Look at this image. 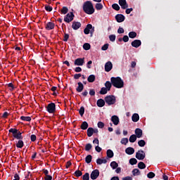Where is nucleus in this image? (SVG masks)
<instances>
[{"mask_svg":"<svg viewBox=\"0 0 180 180\" xmlns=\"http://www.w3.org/2000/svg\"><path fill=\"white\" fill-rule=\"evenodd\" d=\"M89 95H90L91 96H95V90L91 89V90L89 91Z\"/></svg>","mask_w":180,"mask_h":180,"instance_id":"61","label":"nucleus"},{"mask_svg":"<svg viewBox=\"0 0 180 180\" xmlns=\"http://www.w3.org/2000/svg\"><path fill=\"white\" fill-rule=\"evenodd\" d=\"M98 176H99V170L98 169L93 170L90 174L91 179L95 180L98 178Z\"/></svg>","mask_w":180,"mask_h":180,"instance_id":"9","label":"nucleus"},{"mask_svg":"<svg viewBox=\"0 0 180 180\" xmlns=\"http://www.w3.org/2000/svg\"><path fill=\"white\" fill-rule=\"evenodd\" d=\"M20 120H23L24 122H30L32 118L30 117L21 116Z\"/></svg>","mask_w":180,"mask_h":180,"instance_id":"38","label":"nucleus"},{"mask_svg":"<svg viewBox=\"0 0 180 180\" xmlns=\"http://www.w3.org/2000/svg\"><path fill=\"white\" fill-rule=\"evenodd\" d=\"M9 133H12L13 134V136H15V134H18V129H13V128H11L8 130Z\"/></svg>","mask_w":180,"mask_h":180,"instance_id":"47","label":"nucleus"},{"mask_svg":"<svg viewBox=\"0 0 180 180\" xmlns=\"http://www.w3.org/2000/svg\"><path fill=\"white\" fill-rule=\"evenodd\" d=\"M129 164L131 165H136V164H137V159H136V158H131L129 160Z\"/></svg>","mask_w":180,"mask_h":180,"instance_id":"40","label":"nucleus"},{"mask_svg":"<svg viewBox=\"0 0 180 180\" xmlns=\"http://www.w3.org/2000/svg\"><path fill=\"white\" fill-rule=\"evenodd\" d=\"M129 143V139L127 138H123L121 140V144H124V146H126Z\"/></svg>","mask_w":180,"mask_h":180,"instance_id":"44","label":"nucleus"},{"mask_svg":"<svg viewBox=\"0 0 180 180\" xmlns=\"http://www.w3.org/2000/svg\"><path fill=\"white\" fill-rule=\"evenodd\" d=\"M77 84L78 86L76 89L77 92H82L84 91V84L81 82H79Z\"/></svg>","mask_w":180,"mask_h":180,"instance_id":"18","label":"nucleus"},{"mask_svg":"<svg viewBox=\"0 0 180 180\" xmlns=\"http://www.w3.org/2000/svg\"><path fill=\"white\" fill-rule=\"evenodd\" d=\"M91 148H92V145L91 143L86 144V146H85V150L86 151H89V150H91Z\"/></svg>","mask_w":180,"mask_h":180,"instance_id":"48","label":"nucleus"},{"mask_svg":"<svg viewBox=\"0 0 180 180\" xmlns=\"http://www.w3.org/2000/svg\"><path fill=\"white\" fill-rule=\"evenodd\" d=\"M109 90L108 89H106L105 87H102L101 91H99V94L101 95H106V94H108V91Z\"/></svg>","mask_w":180,"mask_h":180,"instance_id":"26","label":"nucleus"},{"mask_svg":"<svg viewBox=\"0 0 180 180\" xmlns=\"http://www.w3.org/2000/svg\"><path fill=\"white\" fill-rule=\"evenodd\" d=\"M140 174H141V172L139 169H134L132 170V174L134 175V176H139V175H140Z\"/></svg>","mask_w":180,"mask_h":180,"instance_id":"27","label":"nucleus"},{"mask_svg":"<svg viewBox=\"0 0 180 180\" xmlns=\"http://www.w3.org/2000/svg\"><path fill=\"white\" fill-rule=\"evenodd\" d=\"M136 140H137V137H136V134H132L130 136V137H129L130 143H134L136 141Z\"/></svg>","mask_w":180,"mask_h":180,"instance_id":"31","label":"nucleus"},{"mask_svg":"<svg viewBox=\"0 0 180 180\" xmlns=\"http://www.w3.org/2000/svg\"><path fill=\"white\" fill-rule=\"evenodd\" d=\"M45 180H51L53 179V176H50V175H46L44 178Z\"/></svg>","mask_w":180,"mask_h":180,"instance_id":"63","label":"nucleus"},{"mask_svg":"<svg viewBox=\"0 0 180 180\" xmlns=\"http://www.w3.org/2000/svg\"><path fill=\"white\" fill-rule=\"evenodd\" d=\"M47 112H49V113H54V112H56V104L54 103L48 104Z\"/></svg>","mask_w":180,"mask_h":180,"instance_id":"6","label":"nucleus"},{"mask_svg":"<svg viewBox=\"0 0 180 180\" xmlns=\"http://www.w3.org/2000/svg\"><path fill=\"white\" fill-rule=\"evenodd\" d=\"M45 11H46L47 12H51V11H53V7H51L49 5H46L45 6Z\"/></svg>","mask_w":180,"mask_h":180,"instance_id":"52","label":"nucleus"},{"mask_svg":"<svg viewBox=\"0 0 180 180\" xmlns=\"http://www.w3.org/2000/svg\"><path fill=\"white\" fill-rule=\"evenodd\" d=\"M98 129H103L105 127V123L103 122H98L97 124Z\"/></svg>","mask_w":180,"mask_h":180,"instance_id":"50","label":"nucleus"},{"mask_svg":"<svg viewBox=\"0 0 180 180\" xmlns=\"http://www.w3.org/2000/svg\"><path fill=\"white\" fill-rule=\"evenodd\" d=\"M112 68H113V64L110 61H108L105 64V72H110V71H112Z\"/></svg>","mask_w":180,"mask_h":180,"instance_id":"8","label":"nucleus"},{"mask_svg":"<svg viewBox=\"0 0 180 180\" xmlns=\"http://www.w3.org/2000/svg\"><path fill=\"white\" fill-rule=\"evenodd\" d=\"M95 150L97 153H101V151H102V148L99 147V145H97L95 147Z\"/></svg>","mask_w":180,"mask_h":180,"instance_id":"57","label":"nucleus"},{"mask_svg":"<svg viewBox=\"0 0 180 180\" xmlns=\"http://www.w3.org/2000/svg\"><path fill=\"white\" fill-rule=\"evenodd\" d=\"M93 134H94V128H92V127L88 128V129H87L88 137H92Z\"/></svg>","mask_w":180,"mask_h":180,"instance_id":"25","label":"nucleus"},{"mask_svg":"<svg viewBox=\"0 0 180 180\" xmlns=\"http://www.w3.org/2000/svg\"><path fill=\"white\" fill-rule=\"evenodd\" d=\"M115 155V153H113V150L108 149L107 150V157L108 158H113V156Z\"/></svg>","mask_w":180,"mask_h":180,"instance_id":"23","label":"nucleus"},{"mask_svg":"<svg viewBox=\"0 0 180 180\" xmlns=\"http://www.w3.org/2000/svg\"><path fill=\"white\" fill-rule=\"evenodd\" d=\"M83 49L84 50L88 51L91 49V44H88V43H85L83 45Z\"/></svg>","mask_w":180,"mask_h":180,"instance_id":"41","label":"nucleus"},{"mask_svg":"<svg viewBox=\"0 0 180 180\" xmlns=\"http://www.w3.org/2000/svg\"><path fill=\"white\" fill-rule=\"evenodd\" d=\"M54 22H49L46 25V30H53L54 29Z\"/></svg>","mask_w":180,"mask_h":180,"instance_id":"16","label":"nucleus"},{"mask_svg":"<svg viewBox=\"0 0 180 180\" xmlns=\"http://www.w3.org/2000/svg\"><path fill=\"white\" fill-rule=\"evenodd\" d=\"M132 122H134L135 123L137 122L138 120H140V116L137 113L133 114L132 117Z\"/></svg>","mask_w":180,"mask_h":180,"instance_id":"22","label":"nucleus"},{"mask_svg":"<svg viewBox=\"0 0 180 180\" xmlns=\"http://www.w3.org/2000/svg\"><path fill=\"white\" fill-rule=\"evenodd\" d=\"M106 162H108V160L106 159L98 158L96 160V164L98 165H102V164H106Z\"/></svg>","mask_w":180,"mask_h":180,"instance_id":"21","label":"nucleus"},{"mask_svg":"<svg viewBox=\"0 0 180 180\" xmlns=\"http://www.w3.org/2000/svg\"><path fill=\"white\" fill-rule=\"evenodd\" d=\"M24 146L23 141L19 140L18 143H16L17 148H22Z\"/></svg>","mask_w":180,"mask_h":180,"instance_id":"33","label":"nucleus"},{"mask_svg":"<svg viewBox=\"0 0 180 180\" xmlns=\"http://www.w3.org/2000/svg\"><path fill=\"white\" fill-rule=\"evenodd\" d=\"M136 158L140 161H143L146 158V153L143 150H138L136 153Z\"/></svg>","mask_w":180,"mask_h":180,"instance_id":"4","label":"nucleus"},{"mask_svg":"<svg viewBox=\"0 0 180 180\" xmlns=\"http://www.w3.org/2000/svg\"><path fill=\"white\" fill-rule=\"evenodd\" d=\"M96 105L98 108H103V106H105V101L100 98L97 101Z\"/></svg>","mask_w":180,"mask_h":180,"instance_id":"17","label":"nucleus"},{"mask_svg":"<svg viewBox=\"0 0 180 180\" xmlns=\"http://www.w3.org/2000/svg\"><path fill=\"white\" fill-rule=\"evenodd\" d=\"M61 13L63 15H66V13H68V8L64 6L63 7L62 10L60 11Z\"/></svg>","mask_w":180,"mask_h":180,"instance_id":"45","label":"nucleus"},{"mask_svg":"<svg viewBox=\"0 0 180 180\" xmlns=\"http://www.w3.org/2000/svg\"><path fill=\"white\" fill-rule=\"evenodd\" d=\"M125 153L126 154H128V155H131L132 154H134V148L131 147L127 148Z\"/></svg>","mask_w":180,"mask_h":180,"instance_id":"19","label":"nucleus"},{"mask_svg":"<svg viewBox=\"0 0 180 180\" xmlns=\"http://www.w3.org/2000/svg\"><path fill=\"white\" fill-rule=\"evenodd\" d=\"M109 39L110 41H115V40H116V35L111 34L109 36Z\"/></svg>","mask_w":180,"mask_h":180,"instance_id":"54","label":"nucleus"},{"mask_svg":"<svg viewBox=\"0 0 180 180\" xmlns=\"http://www.w3.org/2000/svg\"><path fill=\"white\" fill-rule=\"evenodd\" d=\"M112 9H115V11H120V6H119V4H113L112 5Z\"/></svg>","mask_w":180,"mask_h":180,"instance_id":"42","label":"nucleus"},{"mask_svg":"<svg viewBox=\"0 0 180 180\" xmlns=\"http://www.w3.org/2000/svg\"><path fill=\"white\" fill-rule=\"evenodd\" d=\"M108 49H109V44H105L101 47V50H103V51H106Z\"/></svg>","mask_w":180,"mask_h":180,"instance_id":"51","label":"nucleus"},{"mask_svg":"<svg viewBox=\"0 0 180 180\" xmlns=\"http://www.w3.org/2000/svg\"><path fill=\"white\" fill-rule=\"evenodd\" d=\"M19 179H20V177H19V175L18 174H15L14 175V179L13 180H19Z\"/></svg>","mask_w":180,"mask_h":180,"instance_id":"64","label":"nucleus"},{"mask_svg":"<svg viewBox=\"0 0 180 180\" xmlns=\"http://www.w3.org/2000/svg\"><path fill=\"white\" fill-rule=\"evenodd\" d=\"M148 178H149V179H153V178H154V176H155V174L153 172H150L148 174H147Z\"/></svg>","mask_w":180,"mask_h":180,"instance_id":"46","label":"nucleus"},{"mask_svg":"<svg viewBox=\"0 0 180 180\" xmlns=\"http://www.w3.org/2000/svg\"><path fill=\"white\" fill-rule=\"evenodd\" d=\"M132 47H135V49H139L141 46V41L139 39H135L131 42Z\"/></svg>","mask_w":180,"mask_h":180,"instance_id":"10","label":"nucleus"},{"mask_svg":"<svg viewBox=\"0 0 180 180\" xmlns=\"http://www.w3.org/2000/svg\"><path fill=\"white\" fill-rule=\"evenodd\" d=\"M117 33H119V34H122V33H124V30L122 27H120L117 30Z\"/></svg>","mask_w":180,"mask_h":180,"instance_id":"59","label":"nucleus"},{"mask_svg":"<svg viewBox=\"0 0 180 180\" xmlns=\"http://www.w3.org/2000/svg\"><path fill=\"white\" fill-rule=\"evenodd\" d=\"M14 139H17V140H22L23 139V136H22V134L20 131H17V134L13 135Z\"/></svg>","mask_w":180,"mask_h":180,"instance_id":"24","label":"nucleus"},{"mask_svg":"<svg viewBox=\"0 0 180 180\" xmlns=\"http://www.w3.org/2000/svg\"><path fill=\"white\" fill-rule=\"evenodd\" d=\"M79 113L80 116H84V113H85V108L84 106H82L80 109L79 110Z\"/></svg>","mask_w":180,"mask_h":180,"instance_id":"43","label":"nucleus"},{"mask_svg":"<svg viewBox=\"0 0 180 180\" xmlns=\"http://www.w3.org/2000/svg\"><path fill=\"white\" fill-rule=\"evenodd\" d=\"M83 180H89V173H86L82 176Z\"/></svg>","mask_w":180,"mask_h":180,"instance_id":"53","label":"nucleus"},{"mask_svg":"<svg viewBox=\"0 0 180 180\" xmlns=\"http://www.w3.org/2000/svg\"><path fill=\"white\" fill-rule=\"evenodd\" d=\"M75 176L79 178V176H82V172H81V170H77V171L75 172Z\"/></svg>","mask_w":180,"mask_h":180,"instance_id":"49","label":"nucleus"},{"mask_svg":"<svg viewBox=\"0 0 180 180\" xmlns=\"http://www.w3.org/2000/svg\"><path fill=\"white\" fill-rule=\"evenodd\" d=\"M122 41L127 43V41H129V37L127 35H124L122 38Z\"/></svg>","mask_w":180,"mask_h":180,"instance_id":"56","label":"nucleus"},{"mask_svg":"<svg viewBox=\"0 0 180 180\" xmlns=\"http://www.w3.org/2000/svg\"><path fill=\"white\" fill-rule=\"evenodd\" d=\"M111 84L115 88L120 89L124 86V82L120 77H112L110 78Z\"/></svg>","mask_w":180,"mask_h":180,"instance_id":"2","label":"nucleus"},{"mask_svg":"<svg viewBox=\"0 0 180 180\" xmlns=\"http://www.w3.org/2000/svg\"><path fill=\"white\" fill-rule=\"evenodd\" d=\"M91 29H92V25L88 24L84 30V34H89Z\"/></svg>","mask_w":180,"mask_h":180,"instance_id":"20","label":"nucleus"},{"mask_svg":"<svg viewBox=\"0 0 180 180\" xmlns=\"http://www.w3.org/2000/svg\"><path fill=\"white\" fill-rule=\"evenodd\" d=\"M95 75H91L88 77L87 81L88 82H95Z\"/></svg>","mask_w":180,"mask_h":180,"instance_id":"30","label":"nucleus"},{"mask_svg":"<svg viewBox=\"0 0 180 180\" xmlns=\"http://www.w3.org/2000/svg\"><path fill=\"white\" fill-rule=\"evenodd\" d=\"M138 146H139V147H144V146H146V141L143 139L139 141Z\"/></svg>","mask_w":180,"mask_h":180,"instance_id":"39","label":"nucleus"},{"mask_svg":"<svg viewBox=\"0 0 180 180\" xmlns=\"http://www.w3.org/2000/svg\"><path fill=\"white\" fill-rule=\"evenodd\" d=\"M85 161H86V164H91V161H92V155H88L85 158Z\"/></svg>","mask_w":180,"mask_h":180,"instance_id":"32","label":"nucleus"},{"mask_svg":"<svg viewBox=\"0 0 180 180\" xmlns=\"http://www.w3.org/2000/svg\"><path fill=\"white\" fill-rule=\"evenodd\" d=\"M83 11L87 15H92L95 13V8L94 4L90 1H85L83 4Z\"/></svg>","mask_w":180,"mask_h":180,"instance_id":"1","label":"nucleus"},{"mask_svg":"<svg viewBox=\"0 0 180 180\" xmlns=\"http://www.w3.org/2000/svg\"><path fill=\"white\" fill-rule=\"evenodd\" d=\"M95 8L96 11H102V9H103V5L101 3H97L96 4Z\"/></svg>","mask_w":180,"mask_h":180,"instance_id":"28","label":"nucleus"},{"mask_svg":"<svg viewBox=\"0 0 180 180\" xmlns=\"http://www.w3.org/2000/svg\"><path fill=\"white\" fill-rule=\"evenodd\" d=\"M115 19L118 23H122V22H124V15L123 14H117L115 15Z\"/></svg>","mask_w":180,"mask_h":180,"instance_id":"11","label":"nucleus"},{"mask_svg":"<svg viewBox=\"0 0 180 180\" xmlns=\"http://www.w3.org/2000/svg\"><path fill=\"white\" fill-rule=\"evenodd\" d=\"M85 63V58H78L75 60V65L82 66Z\"/></svg>","mask_w":180,"mask_h":180,"instance_id":"7","label":"nucleus"},{"mask_svg":"<svg viewBox=\"0 0 180 180\" xmlns=\"http://www.w3.org/2000/svg\"><path fill=\"white\" fill-rule=\"evenodd\" d=\"M138 168H139V169H144L146 168V164L143 162H139L138 163Z\"/></svg>","mask_w":180,"mask_h":180,"instance_id":"37","label":"nucleus"},{"mask_svg":"<svg viewBox=\"0 0 180 180\" xmlns=\"http://www.w3.org/2000/svg\"><path fill=\"white\" fill-rule=\"evenodd\" d=\"M68 39H70V34H65L64 38H63V41H68Z\"/></svg>","mask_w":180,"mask_h":180,"instance_id":"55","label":"nucleus"},{"mask_svg":"<svg viewBox=\"0 0 180 180\" xmlns=\"http://www.w3.org/2000/svg\"><path fill=\"white\" fill-rule=\"evenodd\" d=\"M75 72H81V71H82V68H81V67H77L75 69Z\"/></svg>","mask_w":180,"mask_h":180,"instance_id":"60","label":"nucleus"},{"mask_svg":"<svg viewBox=\"0 0 180 180\" xmlns=\"http://www.w3.org/2000/svg\"><path fill=\"white\" fill-rule=\"evenodd\" d=\"M105 101L110 106V105H115V103H116V97H115V96H107L105 98Z\"/></svg>","mask_w":180,"mask_h":180,"instance_id":"3","label":"nucleus"},{"mask_svg":"<svg viewBox=\"0 0 180 180\" xmlns=\"http://www.w3.org/2000/svg\"><path fill=\"white\" fill-rule=\"evenodd\" d=\"M112 82H109V81H107L105 83V88L108 90V91H110V88H112Z\"/></svg>","mask_w":180,"mask_h":180,"instance_id":"29","label":"nucleus"},{"mask_svg":"<svg viewBox=\"0 0 180 180\" xmlns=\"http://www.w3.org/2000/svg\"><path fill=\"white\" fill-rule=\"evenodd\" d=\"M110 167H111V168H112V169H116V168H117V167H119V164H117V162L113 161V162H111Z\"/></svg>","mask_w":180,"mask_h":180,"instance_id":"36","label":"nucleus"},{"mask_svg":"<svg viewBox=\"0 0 180 180\" xmlns=\"http://www.w3.org/2000/svg\"><path fill=\"white\" fill-rule=\"evenodd\" d=\"M135 134L137 139H141V137L143 136V130H141V129L136 128L135 129Z\"/></svg>","mask_w":180,"mask_h":180,"instance_id":"14","label":"nucleus"},{"mask_svg":"<svg viewBox=\"0 0 180 180\" xmlns=\"http://www.w3.org/2000/svg\"><path fill=\"white\" fill-rule=\"evenodd\" d=\"M111 122H112L113 124H115V126H117V124H119V117H117V115H112L111 117Z\"/></svg>","mask_w":180,"mask_h":180,"instance_id":"12","label":"nucleus"},{"mask_svg":"<svg viewBox=\"0 0 180 180\" xmlns=\"http://www.w3.org/2000/svg\"><path fill=\"white\" fill-rule=\"evenodd\" d=\"M119 4L122 9L129 8V5L127 4V2H126V0H119Z\"/></svg>","mask_w":180,"mask_h":180,"instance_id":"13","label":"nucleus"},{"mask_svg":"<svg viewBox=\"0 0 180 180\" xmlns=\"http://www.w3.org/2000/svg\"><path fill=\"white\" fill-rule=\"evenodd\" d=\"M72 20H74V13L72 12L68 13L64 18V21L66 22V23H70V22H72Z\"/></svg>","mask_w":180,"mask_h":180,"instance_id":"5","label":"nucleus"},{"mask_svg":"<svg viewBox=\"0 0 180 180\" xmlns=\"http://www.w3.org/2000/svg\"><path fill=\"white\" fill-rule=\"evenodd\" d=\"M129 37L130 39H134V38L137 37V33L136 32H130L129 33Z\"/></svg>","mask_w":180,"mask_h":180,"instance_id":"34","label":"nucleus"},{"mask_svg":"<svg viewBox=\"0 0 180 180\" xmlns=\"http://www.w3.org/2000/svg\"><path fill=\"white\" fill-rule=\"evenodd\" d=\"M31 141H36V135L32 134L30 136Z\"/></svg>","mask_w":180,"mask_h":180,"instance_id":"62","label":"nucleus"},{"mask_svg":"<svg viewBox=\"0 0 180 180\" xmlns=\"http://www.w3.org/2000/svg\"><path fill=\"white\" fill-rule=\"evenodd\" d=\"M81 129L82 130H86L88 129V122H83L82 125H81Z\"/></svg>","mask_w":180,"mask_h":180,"instance_id":"35","label":"nucleus"},{"mask_svg":"<svg viewBox=\"0 0 180 180\" xmlns=\"http://www.w3.org/2000/svg\"><path fill=\"white\" fill-rule=\"evenodd\" d=\"M81 27V22L74 21L72 25V28L73 30H78Z\"/></svg>","mask_w":180,"mask_h":180,"instance_id":"15","label":"nucleus"},{"mask_svg":"<svg viewBox=\"0 0 180 180\" xmlns=\"http://www.w3.org/2000/svg\"><path fill=\"white\" fill-rule=\"evenodd\" d=\"M81 77H82L81 73L75 74V75H74V79H79V78H81Z\"/></svg>","mask_w":180,"mask_h":180,"instance_id":"58","label":"nucleus"}]
</instances>
